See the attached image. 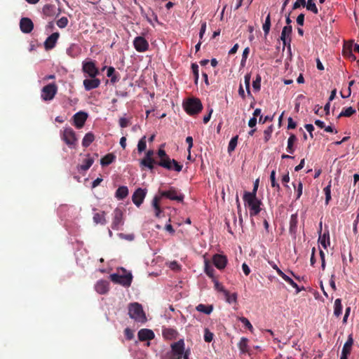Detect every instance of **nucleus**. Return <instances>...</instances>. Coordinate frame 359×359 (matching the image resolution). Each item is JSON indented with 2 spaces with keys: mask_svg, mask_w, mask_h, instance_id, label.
<instances>
[{
  "mask_svg": "<svg viewBox=\"0 0 359 359\" xmlns=\"http://www.w3.org/2000/svg\"><path fill=\"white\" fill-rule=\"evenodd\" d=\"M163 147V144L161 145L157 151V155L159 158L158 161H156L153 158L154 151L149 149L146 152L145 156L141 160L140 165L145 167L150 170H152L154 168V165H158L168 170H174L178 172L182 171L183 165L176 160L171 159L166 154Z\"/></svg>",
  "mask_w": 359,
  "mask_h": 359,
  "instance_id": "obj_1",
  "label": "nucleus"
},
{
  "mask_svg": "<svg viewBox=\"0 0 359 359\" xmlns=\"http://www.w3.org/2000/svg\"><path fill=\"white\" fill-rule=\"evenodd\" d=\"M160 196H155L152 201V206L155 210V216L156 217H161L162 212L160 201L162 197H165L170 200L177 201L178 202L183 201L184 196L181 194H178V191L174 187H170L168 191H159Z\"/></svg>",
  "mask_w": 359,
  "mask_h": 359,
  "instance_id": "obj_2",
  "label": "nucleus"
},
{
  "mask_svg": "<svg viewBox=\"0 0 359 359\" xmlns=\"http://www.w3.org/2000/svg\"><path fill=\"white\" fill-rule=\"evenodd\" d=\"M243 199L245 205L249 208L250 217L256 216L260 212V205L262 203L257 196H252L249 191H245Z\"/></svg>",
  "mask_w": 359,
  "mask_h": 359,
  "instance_id": "obj_3",
  "label": "nucleus"
},
{
  "mask_svg": "<svg viewBox=\"0 0 359 359\" xmlns=\"http://www.w3.org/2000/svg\"><path fill=\"white\" fill-rule=\"evenodd\" d=\"M128 315L132 319L138 323L143 324L147 320L142 305L137 302L129 304Z\"/></svg>",
  "mask_w": 359,
  "mask_h": 359,
  "instance_id": "obj_4",
  "label": "nucleus"
},
{
  "mask_svg": "<svg viewBox=\"0 0 359 359\" xmlns=\"http://www.w3.org/2000/svg\"><path fill=\"white\" fill-rule=\"evenodd\" d=\"M184 346V339H180L172 344L170 345L171 350L166 353L164 359H182L186 351Z\"/></svg>",
  "mask_w": 359,
  "mask_h": 359,
  "instance_id": "obj_5",
  "label": "nucleus"
},
{
  "mask_svg": "<svg viewBox=\"0 0 359 359\" xmlns=\"http://www.w3.org/2000/svg\"><path fill=\"white\" fill-rule=\"evenodd\" d=\"M121 271L122 273H120V271H118V273H117L111 274L109 276L110 280L113 283L121 285L124 287L130 286L133 280V276L131 273L127 272V271L123 268H121Z\"/></svg>",
  "mask_w": 359,
  "mask_h": 359,
  "instance_id": "obj_6",
  "label": "nucleus"
},
{
  "mask_svg": "<svg viewBox=\"0 0 359 359\" xmlns=\"http://www.w3.org/2000/svg\"><path fill=\"white\" fill-rule=\"evenodd\" d=\"M60 137L69 148H75L78 139L74 130L70 127L60 130Z\"/></svg>",
  "mask_w": 359,
  "mask_h": 359,
  "instance_id": "obj_7",
  "label": "nucleus"
},
{
  "mask_svg": "<svg viewBox=\"0 0 359 359\" xmlns=\"http://www.w3.org/2000/svg\"><path fill=\"white\" fill-rule=\"evenodd\" d=\"M183 106L186 112L191 116L199 114L203 109V104L198 98H189Z\"/></svg>",
  "mask_w": 359,
  "mask_h": 359,
  "instance_id": "obj_8",
  "label": "nucleus"
},
{
  "mask_svg": "<svg viewBox=\"0 0 359 359\" xmlns=\"http://www.w3.org/2000/svg\"><path fill=\"white\" fill-rule=\"evenodd\" d=\"M57 92V86L55 83H49L41 89V97L43 101L52 100Z\"/></svg>",
  "mask_w": 359,
  "mask_h": 359,
  "instance_id": "obj_9",
  "label": "nucleus"
},
{
  "mask_svg": "<svg viewBox=\"0 0 359 359\" xmlns=\"http://www.w3.org/2000/svg\"><path fill=\"white\" fill-rule=\"evenodd\" d=\"M82 71L90 78H95L99 74V69L96 67L95 62L91 60L83 62Z\"/></svg>",
  "mask_w": 359,
  "mask_h": 359,
  "instance_id": "obj_10",
  "label": "nucleus"
},
{
  "mask_svg": "<svg viewBox=\"0 0 359 359\" xmlns=\"http://www.w3.org/2000/svg\"><path fill=\"white\" fill-rule=\"evenodd\" d=\"M123 224V212L121 210L116 208L114 211V217L111 226L114 230H118Z\"/></svg>",
  "mask_w": 359,
  "mask_h": 359,
  "instance_id": "obj_11",
  "label": "nucleus"
},
{
  "mask_svg": "<svg viewBox=\"0 0 359 359\" xmlns=\"http://www.w3.org/2000/svg\"><path fill=\"white\" fill-rule=\"evenodd\" d=\"M146 194V189H143L141 188H138L137 189H136L132 196V201L133 203L137 207H140L141 204L143 203Z\"/></svg>",
  "mask_w": 359,
  "mask_h": 359,
  "instance_id": "obj_12",
  "label": "nucleus"
},
{
  "mask_svg": "<svg viewBox=\"0 0 359 359\" xmlns=\"http://www.w3.org/2000/svg\"><path fill=\"white\" fill-rule=\"evenodd\" d=\"M135 50L138 52H144L149 48L147 41L142 36H137L133 41Z\"/></svg>",
  "mask_w": 359,
  "mask_h": 359,
  "instance_id": "obj_13",
  "label": "nucleus"
},
{
  "mask_svg": "<svg viewBox=\"0 0 359 359\" xmlns=\"http://www.w3.org/2000/svg\"><path fill=\"white\" fill-rule=\"evenodd\" d=\"M20 28L22 32L29 34L34 29V23L29 18H22L20 21Z\"/></svg>",
  "mask_w": 359,
  "mask_h": 359,
  "instance_id": "obj_14",
  "label": "nucleus"
},
{
  "mask_svg": "<svg viewBox=\"0 0 359 359\" xmlns=\"http://www.w3.org/2000/svg\"><path fill=\"white\" fill-rule=\"evenodd\" d=\"M87 118L88 115L86 112L79 111L76 113L73 116L74 125L79 129L81 128L84 126Z\"/></svg>",
  "mask_w": 359,
  "mask_h": 359,
  "instance_id": "obj_15",
  "label": "nucleus"
},
{
  "mask_svg": "<svg viewBox=\"0 0 359 359\" xmlns=\"http://www.w3.org/2000/svg\"><path fill=\"white\" fill-rule=\"evenodd\" d=\"M43 13L46 17H54L58 15L60 13L59 8L56 7L55 5L46 4L42 9Z\"/></svg>",
  "mask_w": 359,
  "mask_h": 359,
  "instance_id": "obj_16",
  "label": "nucleus"
},
{
  "mask_svg": "<svg viewBox=\"0 0 359 359\" xmlns=\"http://www.w3.org/2000/svg\"><path fill=\"white\" fill-rule=\"evenodd\" d=\"M212 262L218 269H223L227 264L226 257L222 255L216 254L212 257Z\"/></svg>",
  "mask_w": 359,
  "mask_h": 359,
  "instance_id": "obj_17",
  "label": "nucleus"
},
{
  "mask_svg": "<svg viewBox=\"0 0 359 359\" xmlns=\"http://www.w3.org/2000/svg\"><path fill=\"white\" fill-rule=\"evenodd\" d=\"M60 36L58 32H54L50 34L44 42V47L46 50L53 49L57 43V41Z\"/></svg>",
  "mask_w": 359,
  "mask_h": 359,
  "instance_id": "obj_18",
  "label": "nucleus"
},
{
  "mask_svg": "<svg viewBox=\"0 0 359 359\" xmlns=\"http://www.w3.org/2000/svg\"><path fill=\"white\" fill-rule=\"evenodd\" d=\"M83 86L86 90H90L97 88L100 85V80L97 78L86 79L83 80Z\"/></svg>",
  "mask_w": 359,
  "mask_h": 359,
  "instance_id": "obj_19",
  "label": "nucleus"
},
{
  "mask_svg": "<svg viewBox=\"0 0 359 359\" xmlns=\"http://www.w3.org/2000/svg\"><path fill=\"white\" fill-rule=\"evenodd\" d=\"M138 339L141 341L147 340H151L154 338V333L152 330L149 329H141L138 332Z\"/></svg>",
  "mask_w": 359,
  "mask_h": 359,
  "instance_id": "obj_20",
  "label": "nucleus"
},
{
  "mask_svg": "<svg viewBox=\"0 0 359 359\" xmlns=\"http://www.w3.org/2000/svg\"><path fill=\"white\" fill-rule=\"evenodd\" d=\"M321 231L322 223L320 222L319 233H321ZM318 242L325 249H326L327 246L330 245L329 231H327L323 235L320 234L318 238Z\"/></svg>",
  "mask_w": 359,
  "mask_h": 359,
  "instance_id": "obj_21",
  "label": "nucleus"
},
{
  "mask_svg": "<svg viewBox=\"0 0 359 359\" xmlns=\"http://www.w3.org/2000/svg\"><path fill=\"white\" fill-rule=\"evenodd\" d=\"M95 290L99 294H106L109 291V282L103 280L97 281Z\"/></svg>",
  "mask_w": 359,
  "mask_h": 359,
  "instance_id": "obj_22",
  "label": "nucleus"
},
{
  "mask_svg": "<svg viewBox=\"0 0 359 359\" xmlns=\"http://www.w3.org/2000/svg\"><path fill=\"white\" fill-rule=\"evenodd\" d=\"M163 336L165 339L172 340L177 337V332L172 328H165L162 332Z\"/></svg>",
  "mask_w": 359,
  "mask_h": 359,
  "instance_id": "obj_23",
  "label": "nucleus"
},
{
  "mask_svg": "<svg viewBox=\"0 0 359 359\" xmlns=\"http://www.w3.org/2000/svg\"><path fill=\"white\" fill-rule=\"evenodd\" d=\"M279 276L285 280L286 281L288 284H290L292 287L295 288L296 290H297V293H299L300 291H301V289L299 287V286L297 285V284L294 282V280L290 278L288 276H287L285 273H284L283 271H280L279 273Z\"/></svg>",
  "mask_w": 359,
  "mask_h": 359,
  "instance_id": "obj_24",
  "label": "nucleus"
},
{
  "mask_svg": "<svg viewBox=\"0 0 359 359\" xmlns=\"http://www.w3.org/2000/svg\"><path fill=\"white\" fill-rule=\"evenodd\" d=\"M128 195V189L126 186L118 187L115 193V196L119 200L124 199Z\"/></svg>",
  "mask_w": 359,
  "mask_h": 359,
  "instance_id": "obj_25",
  "label": "nucleus"
},
{
  "mask_svg": "<svg viewBox=\"0 0 359 359\" xmlns=\"http://www.w3.org/2000/svg\"><path fill=\"white\" fill-rule=\"evenodd\" d=\"M238 348L241 351V353L245 354L248 353V339L245 337H242L238 344Z\"/></svg>",
  "mask_w": 359,
  "mask_h": 359,
  "instance_id": "obj_26",
  "label": "nucleus"
},
{
  "mask_svg": "<svg viewBox=\"0 0 359 359\" xmlns=\"http://www.w3.org/2000/svg\"><path fill=\"white\" fill-rule=\"evenodd\" d=\"M115 155L112 153H109L101 158L100 163L102 166H107L112 163L115 161Z\"/></svg>",
  "mask_w": 359,
  "mask_h": 359,
  "instance_id": "obj_27",
  "label": "nucleus"
},
{
  "mask_svg": "<svg viewBox=\"0 0 359 359\" xmlns=\"http://www.w3.org/2000/svg\"><path fill=\"white\" fill-rule=\"evenodd\" d=\"M93 221L95 224H100L102 225H104L107 223V220L105 219V212H97L93 215Z\"/></svg>",
  "mask_w": 359,
  "mask_h": 359,
  "instance_id": "obj_28",
  "label": "nucleus"
},
{
  "mask_svg": "<svg viewBox=\"0 0 359 359\" xmlns=\"http://www.w3.org/2000/svg\"><path fill=\"white\" fill-rule=\"evenodd\" d=\"M95 140V135L93 133L89 132L86 133L82 140V146L88 147Z\"/></svg>",
  "mask_w": 359,
  "mask_h": 359,
  "instance_id": "obj_29",
  "label": "nucleus"
},
{
  "mask_svg": "<svg viewBox=\"0 0 359 359\" xmlns=\"http://www.w3.org/2000/svg\"><path fill=\"white\" fill-rule=\"evenodd\" d=\"M297 141V137L294 134H291L287 140V146L286 150L290 154H293L294 151V144Z\"/></svg>",
  "mask_w": 359,
  "mask_h": 359,
  "instance_id": "obj_30",
  "label": "nucleus"
},
{
  "mask_svg": "<svg viewBox=\"0 0 359 359\" xmlns=\"http://www.w3.org/2000/svg\"><path fill=\"white\" fill-rule=\"evenodd\" d=\"M196 309L199 312L209 315L213 311V306L212 305L200 304L196 306Z\"/></svg>",
  "mask_w": 359,
  "mask_h": 359,
  "instance_id": "obj_31",
  "label": "nucleus"
},
{
  "mask_svg": "<svg viewBox=\"0 0 359 359\" xmlns=\"http://www.w3.org/2000/svg\"><path fill=\"white\" fill-rule=\"evenodd\" d=\"M342 313V304L341 299H337L334 301V315L337 317H339Z\"/></svg>",
  "mask_w": 359,
  "mask_h": 359,
  "instance_id": "obj_32",
  "label": "nucleus"
},
{
  "mask_svg": "<svg viewBox=\"0 0 359 359\" xmlns=\"http://www.w3.org/2000/svg\"><path fill=\"white\" fill-rule=\"evenodd\" d=\"M221 290H222L224 292V294L226 297V301L228 303L231 304L233 302L236 303L237 302V294L236 293L230 294V292L226 290L222 289Z\"/></svg>",
  "mask_w": 359,
  "mask_h": 359,
  "instance_id": "obj_33",
  "label": "nucleus"
},
{
  "mask_svg": "<svg viewBox=\"0 0 359 359\" xmlns=\"http://www.w3.org/2000/svg\"><path fill=\"white\" fill-rule=\"evenodd\" d=\"M94 160L93 158L88 157L83 161V163L81 165L79 168V170L86 171L88 170L91 165H93Z\"/></svg>",
  "mask_w": 359,
  "mask_h": 359,
  "instance_id": "obj_34",
  "label": "nucleus"
},
{
  "mask_svg": "<svg viewBox=\"0 0 359 359\" xmlns=\"http://www.w3.org/2000/svg\"><path fill=\"white\" fill-rule=\"evenodd\" d=\"M353 344V339L352 338V336L349 335L347 341H346V343L344 344V345L343 346L341 352L348 353L350 354Z\"/></svg>",
  "mask_w": 359,
  "mask_h": 359,
  "instance_id": "obj_35",
  "label": "nucleus"
},
{
  "mask_svg": "<svg viewBox=\"0 0 359 359\" xmlns=\"http://www.w3.org/2000/svg\"><path fill=\"white\" fill-rule=\"evenodd\" d=\"M292 32V27L291 25L285 26L282 30L280 39L285 41V37H290Z\"/></svg>",
  "mask_w": 359,
  "mask_h": 359,
  "instance_id": "obj_36",
  "label": "nucleus"
},
{
  "mask_svg": "<svg viewBox=\"0 0 359 359\" xmlns=\"http://www.w3.org/2000/svg\"><path fill=\"white\" fill-rule=\"evenodd\" d=\"M292 184H293V187L295 189V192L297 194L296 200H297L301 197V196L302 194L303 184L300 180H299L297 184L293 182Z\"/></svg>",
  "mask_w": 359,
  "mask_h": 359,
  "instance_id": "obj_37",
  "label": "nucleus"
},
{
  "mask_svg": "<svg viewBox=\"0 0 359 359\" xmlns=\"http://www.w3.org/2000/svg\"><path fill=\"white\" fill-rule=\"evenodd\" d=\"M215 269L208 260H205V272L210 277L214 278Z\"/></svg>",
  "mask_w": 359,
  "mask_h": 359,
  "instance_id": "obj_38",
  "label": "nucleus"
},
{
  "mask_svg": "<svg viewBox=\"0 0 359 359\" xmlns=\"http://www.w3.org/2000/svg\"><path fill=\"white\" fill-rule=\"evenodd\" d=\"M355 113V109H353L352 107H347L346 109H344L341 112L338 116V118L345 116V117H350L353 114Z\"/></svg>",
  "mask_w": 359,
  "mask_h": 359,
  "instance_id": "obj_39",
  "label": "nucleus"
},
{
  "mask_svg": "<svg viewBox=\"0 0 359 359\" xmlns=\"http://www.w3.org/2000/svg\"><path fill=\"white\" fill-rule=\"evenodd\" d=\"M271 27V15L269 13L266 18L265 22L263 24L262 28L264 32V35L266 36L269 34Z\"/></svg>",
  "mask_w": 359,
  "mask_h": 359,
  "instance_id": "obj_40",
  "label": "nucleus"
},
{
  "mask_svg": "<svg viewBox=\"0 0 359 359\" xmlns=\"http://www.w3.org/2000/svg\"><path fill=\"white\" fill-rule=\"evenodd\" d=\"M238 139V135H236L231 139V140L229 143V145H228V152L229 153H231L235 150V149L237 146Z\"/></svg>",
  "mask_w": 359,
  "mask_h": 359,
  "instance_id": "obj_41",
  "label": "nucleus"
},
{
  "mask_svg": "<svg viewBox=\"0 0 359 359\" xmlns=\"http://www.w3.org/2000/svg\"><path fill=\"white\" fill-rule=\"evenodd\" d=\"M270 181L271 187L276 188L277 191H279L280 189L279 184L276 182V171L272 170L270 175Z\"/></svg>",
  "mask_w": 359,
  "mask_h": 359,
  "instance_id": "obj_42",
  "label": "nucleus"
},
{
  "mask_svg": "<svg viewBox=\"0 0 359 359\" xmlns=\"http://www.w3.org/2000/svg\"><path fill=\"white\" fill-rule=\"evenodd\" d=\"M352 47L353 43H345L343 47L342 53L344 56L347 57L350 55L352 52Z\"/></svg>",
  "mask_w": 359,
  "mask_h": 359,
  "instance_id": "obj_43",
  "label": "nucleus"
},
{
  "mask_svg": "<svg viewBox=\"0 0 359 359\" xmlns=\"http://www.w3.org/2000/svg\"><path fill=\"white\" fill-rule=\"evenodd\" d=\"M306 7L308 11L313 12L314 14L318 13V8L313 2V0H308L307 3L306 2Z\"/></svg>",
  "mask_w": 359,
  "mask_h": 359,
  "instance_id": "obj_44",
  "label": "nucleus"
},
{
  "mask_svg": "<svg viewBox=\"0 0 359 359\" xmlns=\"http://www.w3.org/2000/svg\"><path fill=\"white\" fill-rule=\"evenodd\" d=\"M147 141L146 136H143L138 142L137 150L139 153H142L146 149Z\"/></svg>",
  "mask_w": 359,
  "mask_h": 359,
  "instance_id": "obj_45",
  "label": "nucleus"
},
{
  "mask_svg": "<svg viewBox=\"0 0 359 359\" xmlns=\"http://www.w3.org/2000/svg\"><path fill=\"white\" fill-rule=\"evenodd\" d=\"M191 69L194 76V83L197 84L199 79L198 65L196 63H192Z\"/></svg>",
  "mask_w": 359,
  "mask_h": 359,
  "instance_id": "obj_46",
  "label": "nucleus"
},
{
  "mask_svg": "<svg viewBox=\"0 0 359 359\" xmlns=\"http://www.w3.org/2000/svg\"><path fill=\"white\" fill-rule=\"evenodd\" d=\"M297 226V218L295 215H292L290 221V231H293L296 229Z\"/></svg>",
  "mask_w": 359,
  "mask_h": 359,
  "instance_id": "obj_47",
  "label": "nucleus"
},
{
  "mask_svg": "<svg viewBox=\"0 0 359 359\" xmlns=\"http://www.w3.org/2000/svg\"><path fill=\"white\" fill-rule=\"evenodd\" d=\"M238 320L251 332L253 331V327L249 320L245 317H240Z\"/></svg>",
  "mask_w": 359,
  "mask_h": 359,
  "instance_id": "obj_48",
  "label": "nucleus"
},
{
  "mask_svg": "<svg viewBox=\"0 0 359 359\" xmlns=\"http://www.w3.org/2000/svg\"><path fill=\"white\" fill-rule=\"evenodd\" d=\"M273 128L272 125L269 126L266 130H264V141L266 142H267L270 140V138L271 137V133H273Z\"/></svg>",
  "mask_w": 359,
  "mask_h": 359,
  "instance_id": "obj_49",
  "label": "nucleus"
},
{
  "mask_svg": "<svg viewBox=\"0 0 359 359\" xmlns=\"http://www.w3.org/2000/svg\"><path fill=\"white\" fill-rule=\"evenodd\" d=\"M214 334L208 329H205L204 332V340L206 342H211L213 339Z\"/></svg>",
  "mask_w": 359,
  "mask_h": 359,
  "instance_id": "obj_50",
  "label": "nucleus"
},
{
  "mask_svg": "<svg viewBox=\"0 0 359 359\" xmlns=\"http://www.w3.org/2000/svg\"><path fill=\"white\" fill-rule=\"evenodd\" d=\"M250 79H251L250 74H246L244 76V81H245V85L246 90H247V93L249 95H251V92L250 90Z\"/></svg>",
  "mask_w": 359,
  "mask_h": 359,
  "instance_id": "obj_51",
  "label": "nucleus"
},
{
  "mask_svg": "<svg viewBox=\"0 0 359 359\" xmlns=\"http://www.w3.org/2000/svg\"><path fill=\"white\" fill-rule=\"evenodd\" d=\"M252 87L257 91H259L260 90L261 76L259 74L257 76L256 79L253 81Z\"/></svg>",
  "mask_w": 359,
  "mask_h": 359,
  "instance_id": "obj_52",
  "label": "nucleus"
},
{
  "mask_svg": "<svg viewBox=\"0 0 359 359\" xmlns=\"http://www.w3.org/2000/svg\"><path fill=\"white\" fill-rule=\"evenodd\" d=\"M68 19L66 17H62L61 18H60L57 21V25L60 27V28H64L65 27L67 24H68Z\"/></svg>",
  "mask_w": 359,
  "mask_h": 359,
  "instance_id": "obj_53",
  "label": "nucleus"
},
{
  "mask_svg": "<svg viewBox=\"0 0 359 359\" xmlns=\"http://www.w3.org/2000/svg\"><path fill=\"white\" fill-rule=\"evenodd\" d=\"M124 334L127 340H131L134 337V334L132 330L127 327L124 330Z\"/></svg>",
  "mask_w": 359,
  "mask_h": 359,
  "instance_id": "obj_54",
  "label": "nucleus"
},
{
  "mask_svg": "<svg viewBox=\"0 0 359 359\" xmlns=\"http://www.w3.org/2000/svg\"><path fill=\"white\" fill-rule=\"evenodd\" d=\"M129 125H130V120L129 119H128V118H126L125 117L120 118V119H119V126L121 128H126Z\"/></svg>",
  "mask_w": 359,
  "mask_h": 359,
  "instance_id": "obj_55",
  "label": "nucleus"
},
{
  "mask_svg": "<svg viewBox=\"0 0 359 359\" xmlns=\"http://www.w3.org/2000/svg\"><path fill=\"white\" fill-rule=\"evenodd\" d=\"M301 6H306V0H297L296 2L293 4L292 9L295 10L299 8Z\"/></svg>",
  "mask_w": 359,
  "mask_h": 359,
  "instance_id": "obj_56",
  "label": "nucleus"
},
{
  "mask_svg": "<svg viewBox=\"0 0 359 359\" xmlns=\"http://www.w3.org/2000/svg\"><path fill=\"white\" fill-rule=\"evenodd\" d=\"M320 257L321 259V267L323 270H325V252L320 250Z\"/></svg>",
  "mask_w": 359,
  "mask_h": 359,
  "instance_id": "obj_57",
  "label": "nucleus"
},
{
  "mask_svg": "<svg viewBox=\"0 0 359 359\" xmlns=\"http://www.w3.org/2000/svg\"><path fill=\"white\" fill-rule=\"evenodd\" d=\"M205 30H206V22H203L201 23V29H200V32H199V37L201 39H202V38L205 32Z\"/></svg>",
  "mask_w": 359,
  "mask_h": 359,
  "instance_id": "obj_58",
  "label": "nucleus"
},
{
  "mask_svg": "<svg viewBox=\"0 0 359 359\" xmlns=\"http://www.w3.org/2000/svg\"><path fill=\"white\" fill-rule=\"evenodd\" d=\"M306 130L309 133V135L311 138L313 137L312 132L314 130V127L312 124H306L305 125Z\"/></svg>",
  "mask_w": 359,
  "mask_h": 359,
  "instance_id": "obj_59",
  "label": "nucleus"
},
{
  "mask_svg": "<svg viewBox=\"0 0 359 359\" xmlns=\"http://www.w3.org/2000/svg\"><path fill=\"white\" fill-rule=\"evenodd\" d=\"M186 142L188 144V152L190 153V151L193 147V138L191 136H188L186 138Z\"/></svg>",
  "mask_w": 359,
  "mask_h": 359,
  "instance_id": "obj_60",
  "label": "nucleus"
},
{
  "mask_svg": "<svg viewBox=\"0 0 359 359\" xmlns=\"http://www.w3.org/2000/svg\"><path fill=\"white\" fill-rule=\"evenodd\" d=\"M297 22L299 25L303 26L304 22V14L301 13L297 18Z\"/></svg>",
  "mask_w": 359,
  "mask_h": 359,
  "instance_id": "obj_61",
  "label": "nucleus"
},
{
  "mask_svg": "<svg viewBox=\"0 0 359 359\" xmlns=\"http://www.w3.org/2000/svg\"><path fill=\"white\" fill-rule=\"evenodd\" d=\"M257 118L255 117H252L249 121H248V126L251 128H253L256 126L257 125Z\"/></svg>",
  "mask_w": 359,
  "mask_h": 359,
  "instance_id": "obj_62",
  "label": "nucleus"
},
{
  "mask_svg": "<svg viewBox=\"0 0 359 359\" xmlns=\"http://www.w3.org/2000/svg\"><path fill=\"white\" fill-rule=\"evenodd\" d=\"M297 126L296 123L293 121L292 118L289 117L288 118V125L287 128L288 129H294Z\"/></svg>",
  "mask_w": 359,
  "mask_h": 359,
  "instance_id": "obj_63",
  "label": "nucleus"
},
{
  "mask_svg": "<svg viewBox=\"0 0 359 359\" xmlns=\"http://www.w3.org/2000/svg\"><path fill=\"white\" fill-rule=\"evenodd\" d=\"M289 182H290V176H289V173H287L283 176L282 182L284 184V186L287 188L288 185L287 184Z\"/></svg>",
  "mask_w": 359,
  "mask_h": 359,
  "instance_id": "obj_64",
  "label": "nucleus"
}]
</instances>
